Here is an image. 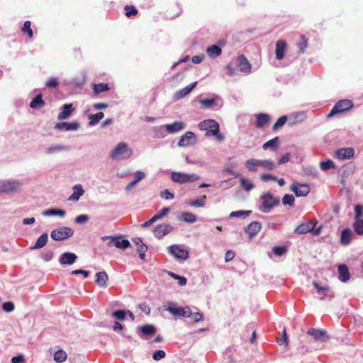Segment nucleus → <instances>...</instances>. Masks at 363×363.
I'll list each match as a JSON object with an SVG mask.
<instances>
[{"mask_svg": "<svg viewBox=\"0 0 363 363\" xmlns=\"http://www.w3.org/2000/svg\"><path fill=\"white\" fill-rule=\"evenodd\" d=\"M133 155V150L125 143H120L113 150L110 157L113 160H127Z\"/></svg>", "mask_w": 363, "mask_h": 363, "instance_id": "obj_1", "label": "nucleus"}, {"mask_svg": "<svg viewBox=\"0 0 363 363\" xmlns=\"http://www.w3.org/2000/svg\"><path fill=\"white\" fill-rule=\"evenodd\" d=\"M262 201L259 210L263 213H268L274 207L277 206L280 200L279 197L274 196L272 193L267 192L261 196Z\"/></svg>", "mask_w": 363, "mask_h": 363, "instance_id": "obj_2", "label": "nucleus"}, {"mask_svg": "<svg viewBox=\"0 0 363 363\" xmlns=\"http://www.w3.org/2000/svg\"><path fill=\"white\" fill-rule=\"evenodd\" d=\"M354 104L350 99H342L337 101L328 114V118H331L337 114L342 113L350 110Z\"/></svg>", "mask_w": 363, "mask_h": 363, "instance_id": "obj_3", "label": "nucleus"}, {"mask_svg": "<svg viewBox=\"0 0 363 363\" xmlns=\"http://www.w3.org/2000/svg\"><path fill=\"white\" fill-rule=\"evenodd\" d=\"M171 178L173 182L179 184L191 183L199 179V176L196 174H186L179 172L172 173Z\"/></svg>", "mask_w": 363, "mask_h": 363, "instance_id": "obj_4", "label": "nucleus"}, {"mask_svg": "<svg viewBox=\"0 0 363 363\" xmlns=\"http://www.w3.org/2000/svg\"><path fill=\"white\" fill-rule=\"evenodd\" d=\"M199 128L201 130H206V136H211V135H216L219 131V125L214 120H206L203 121L199 124Z\"/></svg>", "mask_w": 363, "mask_h": 363, "instance_id": "obj_5", "label": "nucleus"}, {"mask_svg": "<svg viewBox=\"0 0 363 363\" xmlns=\"http://www.w3.org/2000/svg\"><path fill=\"white\" fill-rule=\"evenodd\" d=\"M74 231L72 229L67 227L60 228L51 232V238L56 241H61L67 239L73 235Z\"/></svg>", "mask_w": 363, "mask_h": 363, "instance_id": "obj_6", "label": "nucleus"}, {"mask_svg": "<svg viewBox=\"0 0 363 363\" xmlns=\"http://www.w3.org/2000/svg\"><path fill=\"white\" fill-rule=\"evenodd\" d=\"M103 240H108V246H115L119 249H125L129 247L130 242L126 239H122V236H104L101 238Z\"/></svg>", "mask_w": 363, "mask_h": 363, "instance_id": "obj_7", "label": "nucleus"}, {"mask_svg": "<svg viewBox=\"0 0 363 363\" xmlns=\"http://www.w3.org/2000/svg\"><path fill=\"white\" fill-rule=\"evenodd\" d=\"M167 310L174 316L188 318L191 315V309L189 306L175 307L169 306Z\"/></svg>", "mask_w": 363, "mask_h": 363, "instance_id": "obj_8", "label": "nucleus"}, {"mask_svg": "<svg viewBox=\"0 0 363 363\" xmlns=\"http://www.w3.org/2000/svg\"><path fill=\"white\" fill-rule=\"evenodd\" d=\"M313 286L317 290V292L320 295V299H325L327 297L333 298L334 293L330 291V288L328 286H321L318 282L313 281Z\"/></svg>", "mask_w": 363, "mask_h": 363, "instance_id": "obj_9", "label": "nucleus"}, {"mask_svg": "<svg viewBox=\"0 0 363 363\" xmlns=\"http://www.w3.org/2000/svg\"><path fill=\"white\" fill-rule=\"evenodd\" d=\"M307 333L311 335L316 341L324 342L330 339L325 330L310 328L308 330Z\"/></svg>", "mask_w": 363, "mask_h": 363, "instance_id": "obj_10", "label": "nucleus"}, {"mask_svg": "<svg viewBox=\"0 0 363 363\" xmlns=\"http://www.w3.org/2000/svg\"><path fill=\"white\" fill-rule=\"evenodd\" d=\"M169 252L177 259L186 260L189 257V252L184 248H182L178 245H173L170 246Z\"/></svg>", "mask_w": 363, "mask_h": 363, "instance_id": "obj_11", "label": "nucleus"}, {"mask_svg": "<svg viewBox=\"0 0 363 363\" xmlns=\"http://www.w3.org/2000/svg\"><path fill=\"white\" fill-rule=\"evenodd\" d=\"M316 223V221L313 222V220H309L306 223H303L295 228L294 232L295 233L298 235L306 234L313 230V228L315 227Z\"/></svg>", "mask_w": 363, "mask_h": 363, "instance_id": "obj_12", "label": "nucleus"}, {"mask_svg": "<svg viewBox=\"0 0 363 363\" xmlns=\"http://www.w3.org/2000/svg\"><path fill=\"white\" fill-rule=\"evenodd\" d=\"M291 189L296 196H306L310 191V186L308 184H293Z\"/></svg>", "mask_w": 363, "mask_h": 363, "instance_id": "obj_13", "label": "nucleus"}, {"mask_svg": "<svg viewBox=\"0 0 363 363\" xmlns=\"http://www.w3.org/2000/svg\"><path fill=\"white\" fill-rule=\"evenodd\" d=\"M354 150L352 147L340 148L335 151L336 157L341 160H350L354 155Z\"/></svg>", "mask_w": 363, "mask_h": 363, "instance_id": "obj_14", "label": "nucleus"}, {"mask_svg": "<svg viewBox=\"0 0 363 363\" xmlns=\"http://www.w3.org/2000/svg\"><path fill=\"white\" fill-rule=\"evenodd\" d=\"M195 134L191 131H187L184 135H183L179 141L178 142V145L180 147H187L194 144L195 143Z\"/></svg>", "mask_w": 363, "mask_h": 363, "instance_id": "obj_15", "label": "nucleus"}, {"mask_svg": "<svg viewBox=\"0 0 363 363\" xmlns=\"http://www.w3.org/2000/svg\"><path fill=\"white\" fill-rule=\"evenodd\" d=\"M262 225L259 222L252 221L245 229V232L249 236L250 239H252L260 231Z\"/></svg>", "mask_w": 363, "mask_h": 363, "instance_id": "obj_16", "label": "nucleus"}, {"mask_svg": "<svg viewBox=\"0 0 363 363\" xmlns=\"http://www.w3.org/2000/svg\"><path fill=\"white\" fill-rule=\"evenodd\" d=\"M108 276L106 272H99L95 274L94 281L101 289L108 287Z\"/></svg>", "mask_w": 363, "mask_h": 363, "instance_id": "obj_17", "label": "nucleus"}, {"mask_svg": "<svg viewBox=\"0 0 363 363\" xmlns=\"http://www.w3.org/2000/svg\"><path fill=\"white\" fill-rule=\"evenodd\" d=\"M18 186L19 183L16 182H0V194L16 191Z\"/></svg>", "mask_w": 363, "mask_h": 363, "instance_id": "obj_18", "label": "nucleus"}, {"mask_svg": "<svg viewBox=\"0 0 363 363\" xmlns=\"http://www.w3.org/2000/svg\"><path fill=\"white\" fill-rule=\"evenodd\" d=\"M79 124L77 121H73L71 123L68 122H61L57 123L55 125V128L60 130H76L79 128Z\"/></svg>", "mask_w": 363, "mask_h": 363, "instance_id": "obj_19", "label": "nucleus"}, {"mask_svg": "<svg viewBox=\"0 0 363 363\" xmlns=\"http://www.w3.org/2000/svg\"><path fill=\"white\" fill-rule=\"evenodd\" d=\"M77 259V256L72 252L62 253L60 257V263L62 265H71L74 264Z\"/></svg>", "mask_w": 363, "mask_h": 363, "instance_id": "obj_20", "label": "nucleus"}, {"mask_svg": "<svg viewBox=\"0 0 363 363\" xmlns=\"http://www.w3.org/2000/svg\"><path fill=\"white\" fill-rule=\"evenodd\" d=\"M287 45L285 40H279L276 43L275 55L278 60H281L284 57Z\"/></svg>", "mask_w": 363, "mask_h": 363, "instance_id": "obj_21", "label": "nucleus"}, {"mask_svg": "<svg viewBox=\"0 0 363 363\" xmlns=\"http://www.w3.org/2000/svg\"><path fill=\"white\" fill-rule=\"evenodd\" d=\"M238 65L242 72L249 73L251 71V65L243 55L238 57Z\"/></svg>", "mask_w": 363, "mask_h": 363, "instance_id": "obj_22", "label": "nucleus"}, {"mask_svg": "<svg viewBox=\"0 0 363 363\" xmlns=\"http://www.w3.org/2000/svg\"><path fill=\"white\" fill-rule=\"evenodd\" d=\"M173 228L169 224L163 223L155 228L154 232L156 236L162 238L172 230Z\"/></svg>", "mask_w": 363, "mask_h": 363, "instance_id": "obj_23", "label": "nucleus"}, {"mask_svg": "<svg viewBox=\"0 0 363 363\" xmlns=\"http://www.w3.org/2000/svg\"><path fill=\"white\" fill-rule=\"evenodd\" d=\"M73 111L74 108L72 104H64L62 107V111L57 116V119L59 121L67 119Z\"/></svg>", "mask_w": 363, "mask_h": 363, "instance_id": "obj_24", "label": "nucleus"}, {"mask_svg": "<svg viewBox=\"0 0 363 363\" xmlns=\"http://www.w3.org/2000/svg\"><path fill=\"white\" fill-rule=\"evenodd\" d=\"M353 233L352 230L349 228H345L342 233L340 236V242L342 245H348L352 239Z\"/></svg>", "mask_w": 363, "mask_h": 363, "instance_id": "obj_25", "label": "nucleus"}, {"mask_svg": "<svg viewBox=\"0 0 363 363\" xmlns=\"http://www.w3.org/2000/svg\"><path fill=\"white\" fill-rule=\"evenodd\" d=\"M197 82H194L184 88L179 90L174 94L176 99L179 100L188 95L196 86Z\"/></svg>", "mask_w": 363, "mask_h": 363, "instance_id": "obj_26", "label": "nucleus"}, {"mask_svg": "<svg viewBox=\"0 0 363 363\" xmlns=\"http://www.w3.org/2000/svg\"><path fill=\"white\" fill-rule=\"evenodd\" d=\"M166 130L169 133H178L184 128V124L181 121H175L164 125Z\"/></svg>", "mask_w": 363, "mask_h": 363, "instance_id": "obj_27", "label": "nucleus"}, {"mask_svg": "<svg viewBox=\"0 0 363 363\" xmlns=\"http://www.w3.org/2000/svg\"><path fill=\"white\" fill-rule=\"evenodd\" d=\"M133 243L138 247L137 251L139 253L140 259H145V253L147 250V247L143 244L142 240L139 238H135L133 239Z\"/></svg>", "mask_w": 363, "mask_h": 363, "instance_id": "obj_28", "label": "nucleus"}, {"mask_svg": "<svg viewBox=\"0 0 363 363\" xmlns=\"http://www.w3.org/2000/svg\"><path fill=\"white\" fill-rule=\"evenodd\" d=\"M339 279L342 282H346L350 280V274L348 267L345 264H340L338 266Z\"/></svg>", "mask_w": 363, "mask_h": 363, "instance_id": "obj_29", "label": "nucleus"}, {"mask_svg": "<svg viewBox=\"0 0 363 363\" xmlns=\"http://www.w3.org/2000/svg\"><path fill=\"white\" fill-rule=\"evenodd\" d=\"M73 193L68 198L69 201H77L79 200V197L84 194V190L82 189V185L80 184H76L73 187Z\"/></svg>", "mask_w": 363, "mask_h": 363, "instance_id": "obj_30", "label": "nucleus"}, {"mask_svg": "<svg viewBox=\"0 0 363 363\" xmlns=\"http://www.w3.org/2000/svg\"><path fill=\"white\" fill-rule=\"evenodd\" d=\"M256 127L262 128L269 122V117L267 114L259 113L256 116Z\"/></svg>", "mask_w": 363, "mask_h": 363, "instance_id": "obj_31", "label": "nucleus"}, {"mask_svg": "<svg viewBox=\"0 0 363 363\" xmlns=\"http://www.w3.org/2000/svg\"><path fill=\"white\" fill-rule=\"evenodd\" d=\"M48 236L47 233H43L37 240L35 244L30 249H40L43 247L48 242Z\"/></svg>", "mask_w": 363, "mask_h": 363, "instance_id": "obj_32", "label": "nucleus"}, {"mask_svg": "<svg viewBox=\"0 0 363 363\" xmlns=\"http://www.w3.org/2000/svg\"><path fill=\"white\" fill-rule=\"evenodd\" d=\"M206 52L208 56L211 57H216L221 54L222 50L219 46L213 45L207 48Z\"/></svg>", "mask_w": 363, "mask_h": 363, "instance_id": "obj_33", "label": "nucleus"}, {"mask_svg": "<svg viewBox=\"0 0 363 363\" xmlns=\"http://www.w3.org/2000/svg\"><path fill=\"white\" fill-rule=\"evenodd\" d=\"M45 102L42 99V95H37L30 103V106L32 108H40L44 106Z\"/></svg>", "mask_w": 363, "mask_h": 363, "instance_id": "obj_34", "label": "nucleus"}, {"mask_svg": "<svg viewBox=\"0 0 363 363\" xmlns=\"http://www.w3.org/2000/svg\"><path fill=\"white\" fill-rule=\"evenodd\" d=\"M279 146V138L275 137L273 139L269 140V141L266 142L263 146L262 148L264 150H267L268 148L271 147L273 150H277Z\"/></svg>", "mask_w": 363, "mask_h": 363, "instance_id": "obj_35", "label": "nucleus"}, {"mask_svg": "<svg viewBox=\"0 0 363 363\" xmlns=\"http://www.w3.org/2000/svg\"><path fill=\"white\" fill-rule=\"evenodd\" d=\"M94 92L96 95L99 94L101 92L108 91L109 89L108 84L106 83H100L95 84L93 85Z\"/></svg>", "mask_w": 363, "mask_h": 363, "instance_id": "obj_36", "label": "nucleus"}, {"mask_svg": "<svg viewBox=\"0 0 363 363\" xmlns=\"http://www.w3.org/2000/svg\"><path fill=\"white\" fill-rule=\"evenodd\" d=\"M206 196L203 195L199 198L191 201L189 203V205L194 207H203L206 204Z\"/></svg>", "mask_w": 363, "mask_h": 363, "instance_id": "obj_37", "label": "nucleus"}, {"mask_svg": "<svg viewBox=\"0 0 363 363\" xmlns=\"http://www.w3.org/2000/svg\"><path fill=\"white\" fill-rule=\"evenodd\" d=\"M181 219L185 222L193 223L196 221V216L189 212H184L181 215Z\"/></svg>", "mask_w": 363, "mask_h": 363, "instance_id": "obj_38", "label": "nucleus"}, {"mask_svg": "<svg viewBox=\"0 0 363 363\" xmlns=\"http://www.w3.org/2000/svg\"><path fill=\"white\" fill-rule=\"evenodd\" d=\"M31 23L29 21H26L23 23V26L21 28V31L23 34L28 35L30 38H32L33 36V33L31 29Z\"/></svg>", "mask_w": 363, "mask_h": 363, "instance_id": "obj_39", "label": "nucleus"}, {"mask_svg": "<svg viewBox=\"0 0 363 363\" xmlns=\"http://www.w3.org/2000/svg\"><path fill=\"white\" fill-rule=\"evenodd\" d=\"M67 354L65 351L60 350H57L54 354V360L56 362L61 363L66 360Z\"/></svg>", "mask_w": 363, "mask_h": 363, "instance_id": "obj_40", "label": "nucleus"}, {"mask_svg": "<svg viewBox=\"0 0 363 363\" xmlns=\"http://www.w3.org/2000/svg\"><path fill=\"white\" fill-rule=\"evenodd\" d=\"M353 228L357 234L363 235V219L355 220Z\"/></svg>", "mask_w": 363, "mask_h": 363, "instance_id": "obj_41", "label": "nucleus"}, {"mask_svg": "<svg viewBox=\"0 0 363 363\" xmlns=\"http://www.w3.org/2000/svg\"><path fill=\"white\" fill-rule=\"evenodd\" d=\"M43 216H64L65 212L62 210H58L55 208L48 209L43 213Z\"/></svg>", "mask_w": 363, "mask_h": 363, "instance_id": "obj_42", "label": "nucleus"}, {"mask_svg": "<svg viewBox=\"0 0 363 363\" xmlns=\"http://www.w3.org/2000/svg\"><path fill=\"white\" fill-rule=\"evenodd\" d=\"M141 331L145 335H152L156 332L155 328L152 325L146 324L141 327Z\"/></svg>", "mask_w": 363, "mask_h": 363, "instance_id": "obj_43", "label": "nucleus"}, {"mask_svg": "<svg viewBox=\"0 0 363 363\" xmlns=\"http://www.w3.org/2000/svg\"><path fill=\"white\" fill-rule=\"evenodd\" d=\"M240 182L242 187L247 191H250L254 187V184L250 180L243 177L240 179Z\"/></svg>", "mask_w": 363, "mask_h": 363, "instance_id": "obj_44", "label": "nucleus"}, {"mask_svg": "<svg viewBox=\"0 0 363 363\" xmlns=\"http://www.w3.org/2000/svg\"><path fill=\"white\" fill-rule=\"evenodd\" d=\"M252 213L251 211H233L230 213L229 217L230 218H237L240 216L247 217L250 216Z\"/></svg>", "mask_w": 363, "mask_h": 363, "instance_id": "obj_45", "label": "nucleus"}, {"mask_svg": "<svg viewBox=\"0 0 363 363\" xmlns=\"http://www.w3.org/2000/svg\"><path fill=\"white\" fill-rule=\"evenodd\" d=\"M287 121V117L286 116H281L280 118H279L277 119V121H276V123L274 124L273 125V130H278L279 128H281L282 126H284V125L286 123Z\"/></svg>", "mask_w": 363, "mask_h": 363, "instance_id": "obj_46", "label": "nucleus"}, {"mask_svg": "<svg viewBox=\"0 0 363 363\" xmlns=\"http://www.w3.org/2000/svg\"><path fill=\"white\" fill-rule=\"evenodd\" d=\"M112 316L118 320H124L126 317V312L124 310H117L113 312Z\"/></svg>", "mask_w": 363, "mask_h": 363, "instance_id": "obj_47", "label": "nucleus"}, {"mask_svg": "<svg viewBox=\"0 0 363 363\" xmlns=\"http://www.w3.org/2000/svg\"><path fill=\"white\" fill-rule=\"evenodd\" d=\"M124 10L125 11V16L127 17H130L131 16H135L138 13V10L133 5H131V6L126 5L124 8Z\"/></svg>", "mask_w": 363, "mask_h": 363, "instance_id": "obj_48", "label": "nucleus"}, {"mask_svg": "<svg viewBox=\"0 0 363 363\" xmlns=\"http://www.w3.org/2000/svg\"><path fill=\"white\" fill-rule=\"evenodd\" d=\"M320 168L323 171H327L330 169L335 168V164L333 161L328 160L320 162Z\"/></svg>", "mask_w": 363, "mask_h": 363, "instance_id": "obj_49", "label": "nucleus"}, {"mask_svg": "<svg viewBox=\"0 0 363 363\" xmlns=\"http://www.w3.org/2000/svg\"><path fill=\"white\" fill-rule=\"evenodd\" d=\"M294 197L291 194H286L284 196L282 199L283 204L289 205L290 206H293L294 204Z\"/></svg>", "mask_w": 363, "mask_h": 363, "instance_id": "obj_50", "label": "nucleus"}, {"mask_svg": "<svg viewBox=\"0 0 363 363\" xmlns=\"http://www.w3.org/2000/svg\"><path fill=\"white\" fill-rule=\"evenodd\" d=\"M170 211V208L169 207H164L162 208L157 213H156L153 217L156 220L161 219L164 216H165Z\"/></svg>", "mask_w": 363, "mask_h": 363, "instance_id": "obj_51", "label": "nucleus"}, {"mask_svg": "<svg viewBox=\"0 0 363 363\" xmlns=\"http://www.w3.org/2000/svg\"><path fill=\"white\" fill-rule=\"evenodd\" d=\"M166 353L164 350H155L152 354V359L155 361H159L165 357Z\"/></svg>", "mask_w": 363, "mask_h": 363, "instance_id": "obj_52", "label": "nucleus"}, {"mask_svg": "<svg viewBox=\"0 0 363 363\" xmlns=\"http://www.w3.org/2000/svg\"><path fill=\"white\" fill-rule=\"evenodd\" d=\"M253 162H255V159L247 160L245 162V167L250 172H257L256 164Z\"/></svg>", "mask_w": 363, "mask_h": 363, "instance_id": "obj_53", "label": "nucleus"}, {"mask_svg": "<svg viewBox=\"0 0 363 363\" xmlns=\"http://www.w3.org/2000/svg\"><path fill=\"white\" fill-rule=\"evenodd\" d=\"M215 99H205L200 101V104L205 108H210L215 104Z\"/></svg>", "mask_w": 363, "mask_h": 363, "instance_id": "obj_54", "label": "nucleus"}, {"mask_svg": "<svg viewBox=\"0 0 363 363\" xmlns=\"http://www.w3.org/2000/svg\"><path fill=\"white\" fill-rule=\"evenodd\" d=\"M362 213H363V206L357 205L354 207V220L362 219L361 218Z\"/></svg>", "mask_w": 363, "mask_h": 363, "instance_id": "obj_55", "label": "nucleus"}, {"mask_svg": "<svg viewBox=\"0 0 363 363\" xmlns=\"http://www.w3.org/2000/svg\"><path fill=\"white\" fill-rule=\"evenodd\" d=\"M307 47V40L305 36L301 35L300 37V42L298 44V48L301 52H303L304 50Z\"/></svg>", "mask_w": 363, "mask_h": 363, "instance_id": "obj_56", "label": "nucleus"}, {"mask_svg": "<svg viewBox=\"0 0 363 363\" xmlns=\"http://www.w3.org/2000/svg\"><path fill=\"white\" fill-rule=\"evenodd\" d=\"M277 342L279 345L284 344L286 347L288 346L289 342H288V340H287L286 332L285 330H284L281 337L280 338L277 339Z\"/></svg>", "mask_w": 363, "mask_h": 363, "instance_id": "obj_57", "label": "nucleus"}, {"mask_svg": "<svg viewBox=\"0 0 363 363\" xmlns=\"http://www.w3.org/2000/svg\"><path fill=\"white\" fill-rule=\"evenodd\" d=\"M59 82L57 78L50 77L46 82V86L49 88H55L58 86Z\"/></svg>", "mask_w": 363, "mask_h": 363, "instance_id": "obj_58", "label": "nucleus"}, {"mask_svg": "<svg viewBox=\"0 0 363 363\" xmlns=\"http://www.w3.org/2000/svg\"><path fill=\"white\" fill-rule=\"evenodd\" d=\"M160 196L166 200H171L174 199V194L171 193L169 190L165 189L160 192Z\"/></svg>", "mask_w": 363, "mask_h": 363, "instance_id": "obj_59", "label": "nucleus"}, {"mask_svg": "<svg viewBox=\"0 0 363 363\" xmlns=\"http://www.w3.org/2000/svg\"><path fill=\"white\" fill-rule=\"evenodd\" d=\"M262 167L267 170H272L275 167L274 163L269 160H263Z\"/></svg>", "mask_w": 363, "mask_h": 363, "instance_id": "obj_60", "label": "nucleus"}, {"mask_svg": "<svg viewBox=\"0 0 363 363\" xmlns=\"http://www.w3.org/2000/svg\"><path fill=\"white\" fill-rule=\"evenodd\" d=\"M286 252L285 246L274 247L273 248V252L277 256H281Z\"/></svg>", "mask_w": 363, "mask_h": 363, "instance_id": "obj_61", "label": "nucleus"}, {"mask_svg": "<svg viewBox=\"0 0 363 363\" xmlns=\"http://www.w3.org/2000/svg\"><path fill=\"white\" fill-rule=\"evenodd\" d=\"M104 116L103 112H99L96 114H92V125L98 123L101 119Z\"/></svg>", "mask_w": 363, "mask_h": 363, "instance_id": "obj_62", "label": "nucleus"}, {"mask_svg": "<svg viewBox=\"0 0 363 363\" xmlns=\"http://www.w3.org/2000/svg\"><path fill=\"white\" fill-rule=\"evenodd\" d=\"M190 317H191V319H192L193 322H194V323H197L199 321L203 320V314L201 313H199V312H196V313L191 312V315Z\"/></svg>", "mask_w": 363, "mask_h": 363, "instance_id": "obj_63", "label": "nucleus"}, {"mask_svg": "<svg viewBox=\"0 0 363 363\" xmlns=\"http://www.w3.org/2000/svg\"><path fill=\"white\" fill-rule=\"evenodd\" d=\"M2 308L6 312H11L14 309V305L12 302L8 301L3 303Z\"/></svg>", "mask_w": 363, "mask_h": 363, "instance_id": "obj_64", "label": "nucleus"}]
</instances>
